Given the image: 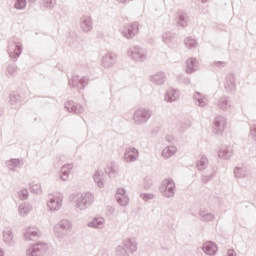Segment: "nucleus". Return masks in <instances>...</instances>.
I'll return each mask as SVG.
<instances>
[{"mask_svg":"<svg viewBox=\"0 0 256 256\" xmlns=\"http://www.w3.org/2000/svg\"><path fill=\"white\" fill-rule=\"evenodd\" d=\"M137 157H139V152L137 151V149L128 148L126 153H125L124 159L127 162H131V161H135V159H137Z\"/></svg>","mask_w":256,"mask_h":256,"instance_id":"nucleus-1","label":"nucleus"},{"mask_svg":"<svg viewBox=\"0 0 256 256\" xmlns=\"http://www.w3.org/2000/svg\"><path fill=\"white\" fill-rule=\"evenodd\" d=\"M204 251L207 255H215L217 253V245L213 242H206L204 244Z\"/></svg>","mask_w":256,"mask_h":256,"instance_id":"nucleus-2","label":"nucleus"},{"mask_svg":"<svg viewBox=\"0 0 256 256\" xmlns=\"http://www.w3.org/2000/svg\"><path fill=\"white\" fill-rule=\"evenodd\" d=\"M177 153V148L175 146L166 147L162 151V155L165 157V159H169V157H172V155H175Z\"/></svg>","mask_w":256,"mask_h":256,"instance_id":"nucleus-3","label":"nucleus"},{"mask_svg":"<svg viewBox=\"0 0 256 256\" xmlns=\"http://www.w3.org/2000/svg\"><path fill=\"white\" fill-rule=\"evenodd\" d=\"M81 203L85 206L91 205V203H93V195H91L90 193L84 194L82 196Z\"/></svg>","mask_w":256,"mask_h":256,"instance_id":"nucleus-4","label":"nucleus"},{"mask_svg":"<svg viewBox=\"0 0 256 256\" xmlns=\"http://www.w3.org/2000/svg\"><path fill=\"white\" fill-rule=\"evenodd\" d=\"M48 205L52 211H57L61 207V203L55 202V200H51Z\"/></svg>","mask_w":256,"mask_h":256,"instance_id":"nucleus-5","label":"nucleus"},{"mask_svg":"<svg viewBox=\"0 0 256 256\" xmlns=\"http://www.w3.org/2000/svg\"><path fill=\"white\" fill-rule=\"evenodd\" d=\"M27 2L25 0H17L15 3V9H25Z\"/></svg>","mask_w":256,"mask_h":256,"instance_id":"nucleus-6","label":"nucleus"},{"mask_svg":"<svg viewBox=\"0 0 256 256\" xmlns=\"http://www.w3.org/2000/svg\"><path fill=\"white\" fill-rule=\"evenodd\" d=\"M117 199L120 205H127L129 203V198L125 195H122L121 197L117 196Z\"/></svg>","mask_w":256,"mask_h":256,"instance_id":"nucleus-7","label":"nucleus"},{"mask_svg":"<svg viewBox=\"0 0 256 256\" xmlns=\"http://www.w3.org/2000/svg\"><path fill=\"white\" fill-rule=\"evenodd\" d=\"M103 223V220L99 219V220H93L91 225L92 227H99V225H101Z\"/></svg>","mask_w":256,"mask_h":256,"instance_id":"nucleus-8","label":"nucleus"},{"mask_svg":"<svg viewBox=\"0 0 256 256\" xmlns=\"http://www.w3.org/2000/svg\"><path fill=\"white\" fill-rule=\"evenodd\" d=\"M173 95H175V91L171 90L168 92V97L170 98V101H175V97L173 98Z\"/></svg>","mask_w":256,"mask_h":256,"instance_id":"nucleus-9","label":"nucleus"},{"mask_svg":"<svg viewBox=\"0 0 256 256\" xmlns=\"http://www.w3.org/2000/svg\"><path fill=\"white\" fill-rule=\"evenodd\" d=\"M227 256H235V250H228Z\"/></svg>","mask_w":256,"mask_h":256,"instance_id":"nucleus-10","label":"nucleus"},{"mask_svg":"<svg viewBox=\"0 0 256 256\" xmlns=\"http://www.w3.org/2000/svg\"><path fill=\"white\" fill-rule=\"evenodd\" d=\"M16 55H17V57H19V55H21V48L20 47L16 48Z\"/></svg>","mask_w":256,"mask_h":256,"instance_id":"nucleus-11","label":"nucleus"},{"mask_svg":"<svg viewBox=\"0 0 256 256\" xmlns=\"http://www.w3.org/2000/svg\"><path fill=\"white\" fill-rule=\"evenodd\" d=\"M122 195H125V190H120Z\"/></svg>","mask_w":256,"mask_h":256,"instance_id":"nucleus-12","label":"nucleus"},{"mask_svg":"<svg viewBox=\"0 0 256 256\" xmlns=\"http://www.w3.org/2000/svg\"><path fill=\"white\" fill-rule=\"evenodd\" d=\"M237 171H239V169H236V170H235V173H237Z\"/></svg>","mask_w":256,"mask_h":256,"instance_id":"nucleus-13","label":"nucleus"}]
</instances>
